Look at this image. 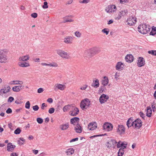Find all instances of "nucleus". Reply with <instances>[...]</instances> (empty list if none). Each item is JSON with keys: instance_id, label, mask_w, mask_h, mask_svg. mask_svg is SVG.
<instances>
[{"instance_id": "7c9ffc66", "label": "nucleus", "mask_w": 156, "mask_h": 156, "mask_svg": "<svg viewBox=\"0 0 156 156\" xmlns=\"http://www.w3.org/2000/svg\"><path fill=\"white\" fill-rule=\"evenodd\" d=\"M69 127V124L67 123L66 124H62L60 126V128L62 130H66Z\"/></svg>"}, {"instance_id": "c85d7f7f", "label": "nucleus", "mask_w": 156, "mask_h": 156, "mask_svg": "<svg viewBox=\"0 0 156 156\" xmlns=\"http://www.w3.org/2000/svg\"><path fill=\"white\" fill-rule=\"evenodd\" d=\"M23 83V81L19 80H13L9 83V84L11 85L22 84Z\"/></svg>"}, {"instance_id": "a878e982", "label": "nucleus", "mask_w": 156, "mask_h": 156, "mask_svg": "<svg viewBox=\"0 0 156 156\" xmlns=\"http://www.w3.org/2000/svg\"><path fill=\"white\" fill-rule=\"evenodd\" d=\"M109 82L108 78L106 76H105L103 77V79L101 81V84L104 86H107Z\"/></svg>"}, {"instance_id": "b1692460", "label": "nucleus", "mask_w": 156, "mask_h": 156, "mask_svg": "<svg viewBox=\"0 0 156 156\" xmlns=\"http://www.w3.org/2000/svg\"><path fill=\"white\" fill-rule=\"evenodd\" d=\"M126 125L128 128L132 126L133 127V121L132 117L129 119L126 122Z\"/></svg>"}, {"instance_id": "39448f33", "label": "nucleus", "mask_w": 156, "mask_h": 156, "mask_svg": "<svg viewBox=\"0 0 156 156\" xmlns=\"http://www.w3.org/2000/svg\"><path fill=\"white\" fill-rule=\"evenodd\" d=\"M57 53L62 58L69 59L70 58L69 54L61 49H58L56 51Z\"/></svg>"}, {"instance_id": "c756f323", "label": "nucleus", "mask_w": 156, "mask_h": 156, "mask_svg": "<svg viewBox=\"0 0 156 156\" xmlns=\"http://www.w3.org/2000/svg\"><path fill=\"white\" fill-rule=\"evenodd\" d=\"M152 114V110L150 106H147V108L146 115L148 117H150L151 116Z\"/></svg>"}, {"instance_id": "393cba45", "label": "nucleus", "mask_w": 156, "mask_h": 156, "mask_svg": "<svg viewBox=\"0 0 156 156\" xmlns=\"http://www.w3.org/2000/svg\"><path fill=\"white\" fill-rule=\"evenodd\" d=\"M22 85H19L15 86L12 87V90L15 92H19L22 89Z\"/></svg>"}, {"instance_id": "3c124183", "label": "nucleus", "mask_w": 156, "mask_h": 156, "mask_svg": "<svg viewBox=\"0 0 156 156\" xmlns=\"http://www.w3.org/2000/svg\"><path fill=\"white\" fill-rule=\"evenodd\" d=\"M30 107V103L29 101H27L25 104V107L26 108L29 109Z\"/></svg>"}, {"instance_id": "7ed1b4c3", "label": "nucleus", "mask_w": 156, "mask_h": 156, "mask_svg": "<svg viewBox=\"0 0 156 156\" xmlns=\"http://www.w3.org/2000/svg\"><path fill=\"white\" fill-rule=\"evenodd\" d=\"M100 48L98 47H94L87 50L85 52V54L88 56H91L100 52Z\"/></svg>"}, {"instance_id": "1a4fd4ad", "label": "nucleus", "mask_w": 156, "mask_h": 156, "mask_svg": "<svg viewBox=\"0 0 156 156\" xmlns=\"http://www.w3.org/2000/svg\"><path fill=\"white\" fill-rule=\"evenodd\" d=\"M142 122L141 120L137 119L133 121V127L137 129H139L142 126Z\"/></svg>"}, {"instance_id": "c9c22d12", "label": "nucleus", "mask_w": 156, "mask_h": 156, "mask_svg": "<svg viewBox=\"0 0 156 156\" xmlns=\"http://www.w3.org/2000/svg\"><path fill=\"white\" fill-rule=\"evenodd\" d=\"M25 140L23 138H20V140H18L17 143L19 144L22 145L23 144V142H25Z\"/></svg>"}, {"instance_id": "f704fd0d", "label": "nucleus", "mask_w": 156, "mask_h": 156, "mask_svg": "<svg viewBox=\"0 0 156 156\" xmlns=\"http://www.w3.org/2000/svg\"><path fill=\"white\" fill-rule=\"evenodd\" d=\"M127 10H122L119 12V14H120L122 16H124L126 15L127 14Z\"/></svg>"}, {"instance_id": "aec40b11", "label": "nucleus", "mask_w": 156, "mask_h": 156, "mask_svg": "<svg viewBox=\"0 0 156 156\" xmlns=\"http://www.w3.org/2000/svg\"><path fill=\"white\" fill-rule=\"evenodd\" d=\"M8 60L7 56L4 54L0 56V62L1 63H5L7 62Z\"/></svg>"}, {"instance_id": "4d7b16f0", "label": "nucleus", "mask_w": 156, "mask_h": 156, "mask_svg": "<svg viewBox=\"0 0 156 156\" xmlns=\"http://www.w3.org/2000/svg\"><path fill=\"white\" fill-rule=\"evenodd\" d=\"M31 16L32 17L35 18L37 17V14L36 13L34 12L31 14Z\"/></svg>"}, {"instance_id": "2f4dec72", "label": "nucleus", "mask_w": 156, "mask_h": 156, "mask_svg": "<svg viewBox=\"0 0 156 156\" xmlns=\"http://www.w3.org/2000/svg\"><path fill=\"white\" fill-rule=\"evenodd\" d=\"M127 144L126 143L124 144L123 142H122L121 141H119L117 144V147L119 148L120 147H123L125 146L126 147Z\"/></svg>"}, {"instance_id": "37998d69", "label": "nucleus", "mask_w": 156, "mask_h": 156, "mask_svg": "<svg viewBox=\"0 0 156 156\" xmlns=\"http://www.w3.org/2000/svg\"><path fill=\"white\" fill-rule=\"evenodd\" d=\"M156 105L154 103H152L151 104V108L153 112L156 110Z\"/></svg>"}, {"instance_id": "6e6552de", "label": "nucleus", "mask_w": 156, "mask_h": 156, "mask_svg": "<svg viewBox=\"0 0 156 156\" xmlns=\"http://www.w3.org/2000/svg\"><path fill=\"white\" fill-rule=\"evenodd\" d=\"M136 22V18L134 16H130L128 18L126 21L127 24L130 26L134 25Z\"/></svg>"}, {"instance_id": "680f3d73", "label": "nucleus", "mask_w": 156, "mask_h": 156, "mask_svg": "<svg viewBox=\"0 0 156 156\" xmlns=\"http://www.w3.org/2000/svg\"><path fill=\"white\" fill-rule=\"evenodd\" d=\"M120 2L122 4H124L125 3H127L128 2V0H119Z\"/></svg>"}, {"instance_id": "de8ad7c7", "label": "nucleus", "mask_w": 156, "mask_h": 156, "mask_svg": "<svg viewBox=\"0 0 156 156\" xmlns=\"http://www.w3.org/2000/svg\"><path fill=\"white\" fill-rule=\"evenodd\" d=\"M110 142L113 146H114L116 144L118 143L116 140L114 139H112Z\"/></svg>"}, {"instance_id": "052dcab7", "label": "nucleus", "mask_w": 156, "mask_h": 156, "mask_svg": "<svg viewBox=\"0 0 156 156\" xmlns=\"http://www.w3.org/2000/svg\"><path fill=\"white\" fill-rule=\"evenodd\" d=\"M47 107V105L45 104V103H43L41 105V109L42 110H44V107Z\"/></svg>"}, {"instance_id": "ddd939ff", "label": "nucleus", "mask_w": 156, "mask_h": 156, "mask_svg": "<svg viewBox=\"0 0 156 156\" xmlns=\"http://www.w3.org/2000/svg\"><path fill=\"white\" fill-rule=\"evenodd\" d=\"M117 132L120 135L124 134L125 132V128L124 126L122 125H118Z\"/></svg>"}, {"instance_id": "6e6d98bb", "label": "nucleus", "mask_w": 156, "mask_h": 156, "mask_svg": "<svg viewBox=\"0 0 156 156\" xmlns=\"http://www.w3.org/2000/svg\"><path fill=\"white\" fill-rule=\"evenodd\" d=\"M120 76V74L118 72H116L115 73V79L116 80H117L118 79V78Z\"/></svg>"}, {"instance_id": "4468645a", "label": "nucleus", "mask_w": 156, "mask_h": 156, "mask_svg": "<svg viewBox=\"0 0 156 156\" xmlns=\"http://www.w3.org/2000/svg\"><path fill=\"white\" fill-rule=\"evenodd\" d=\"M109 98V96L104 94H103L100 97L99 100L100 103L102 104L106 102Z\"/></svg>"}, {"instance_id": "6ab92c4d", "label": "nucleus", "mask_w": 156, "mask_h": 156, "mask_svg": "<svg viewBox=\"0 0 156 156\" xmlns=\"http://www.w3.org/2000/svg\"><path fill=\"white\" fill-rule=\"evenodd\" d=\"M125 59L126 62L131 63L133 61L134 57L132 55H127L125 57Z\"/></svg>"}, {"instance_id": "dca6fc26", "label": "nucleus", "mask_w": 156, "mask_h": 156, "mask_svg": "<svg viewBox=\"0 0 156 156\" xmlns=\"http://www.w3.org/2000/svg\"><path fill=\"white\" fill-rule=\"evenodd\" d=\"M97 127V124L96 122H91L89 124L88 126V129L89 130H93Z\"/></svg>"}, {"instance_id": "09e8293b", "label": "nucleus", "mask_w": 156, "mask_h": 156, "mask_svg": "<svg viewBox=\"0 0 156 156\" xmlns=\"http://www.w3.org/2000/svg\"><path fill=\"white\" fill-rule=\"evenodd\" d=\"M104 87V86H101L99 90V92L101 93L105 90Z\"/></svg>"}, {"instance_id": "bf43d9fd", "label": "nucleus", "mask_w": 156, "mask_h": 156, "mask_svg": "<svg viewBox=\"0 0 156 156\" xmlns=\"http://www.w3.org/2000/svg\"><path fill=\"white\" fill-rule=\"evenodd\" d=\"M14 100V98L13 97H10L8 100V102H12Z\"/></svg>"}, {"instance_id": "338daca9", "label": "nucleus", "mask_w": 156, "mask_h": 156, "mask_svg": "<svg viewBox=\"0 0 156 156\" xmlns=\"http://www.w3.org/2000/svg\"><path fill=\"white\" fill-rule=\"evenodd\" d=\"M43 90L42 88H40L37 90V92L38 93H40L43 92Z\"/></svg>"}, {"instance_id": "8fccbe9b", "label": "nucleus", "mask_w": 156, "mask_h": 156, "mask_svg": "<svg viewBox=\"0 0 156 156\" xmlns=\"http://www.w3.org/2000/svg\"><path fill=\"white\" fill-rule=\"evenodd\" d=\"M73 20L72 19L68 20L67 19V18H65L64 19L63 22H73Z\"/></svg>"}, {"instance_id": "49530a36", "label": "nucleus", "mask_w": 156, "mask_h": 156, "mask_svg": "<svg viewBox=\"0 0 156 156\" xmlns=\"http://www.w3.org/2000/svg\"><path fill=\"white\" fill-rule=\"evenodd\" d=\"M126 148V146H125L124 147H122L120 148L119 149V150L118 152H120V153L122 152V153H123V154H124V149Z\"/></svg>"}, {"instance_id": "473e14b6", "label": "nucleus", "mask_w": 156, "mask_h": 156, "mask_svg": "<svg viewBox=\"0 0 156 156\" xmlns=\"http://www.w3.org/2000/svg\"><path fill=\"white\" fill-rule=\"evenodd\" d=\"M74 150L72 148L68 149L66 151V153L68 155L73 154L74 153Z\"/></svg>"}, {"instance_id": "bb28decb", "label": "nucleus", "mask_w": 156, "mask_h": 156, "mask_svg": "<svg viewBox=\"0 0 156 156\" xmlns=\"http://www.w3.org/2000/svg\"><path fill=\"white\" fill-rule=\"evenodd\" d=\"M82 128L81 126L79 124H76L75 127V130L76 132L78 133H80L82 132Z\"/></svg>"}, {"instance_id": "58836bf2", "label": "nucleus", "mask_w": 156, "mask_h": 156, "mask_svg": "<svg viewBox=\"0 0 156 156\" xmlns=\"http://www.w3.org/2000/svg\"><path fill=\"white\" fill-rule=\"evenodd\" d=\"M102 32L105 33L106 35H108L109 32V30L108 28H104L102 30Z\"/></svg>"}, {"instance_id": "79ce46f5", "label": "nucleus", "mask_w": 156, "mask_h": 156, "mask_svg": "<svg viewBox=\"0 0 156 156\" xmlns=\"http://www.w3.org/2000/svg\"><path fill=\"white\" fill-rule=\"evenodd\" d=\"M106 146H107V147L108 148H109V149H110L112 147V144H111V143L110 142V141L109 142H107V144H106Z\"/></svg>"}, {"instance_id": "13d9d810", "label": "nucleus", "mask_w": 156, "mask_h": 156, "mask_svg": "<svg viewBox=\"0 0 156 156\" xmlns=\"http://www.w3.org/2000/svg\"><path fill=\"white\" fill-rule=\"evenodd\" d=\"M39 108V107L37 105H36L33 107V109L35 111H37Z\"/></svg>"}, {"instance_id": "cd10ccee", "label": "nucleus", "mask_w": 156, "mask_h": 156, "mask_svg": "<svg viewBox=\"0 0 156 156\" xmlns=\"http://www.w3.org/2000/svg\"><path fill=\"white\" fill-rule=\"evenodd\" d=\"M99 85V80L98 79H96L95 80H94L93 81V83L91 85L92 87L95 88L98 87Z\"/></svg>"}, {"instance_id": "9b49d317", "label": "nucleus", "mask_w": 156, "mask_h": 156, "mask_svg": "<svg viewBox=\"0 0 156 156\" xmlns=\"http://www.w3.org/2000/svg\"><path fill=\"white\" fill-rule=\"evenodd\" d=\"M104 130L107 131H111L113 129L112 125L108 122H105L103 125Z\"/></svg>"}, {"instance_id": "4be33fe9", "label": "nucleus", "mask_w": 156, "mask_h": 156, "mask_svg": "<svg viewBox=\"0 0 156 156\" xmlns=\"http://www.w3.org/2000/svg\"><path fill=\"white\" fill-rule=\"evenodd\" d=\"M16 147V146L13 145L11 143H9L7 145V150L8 151H13L15 148Z\"/></svg>"}, {"instance_id": "e433bc0d", "label": "nucleus", "mask_w": 156, "mask_h": 156, "mask_svg": "<svg viewBox=\"0 0 156 156\" xmlns=\"http://www.w3.org/2000/svg\"><path fill=\"white\" fill-rule=\"evenodd\" d=\"M148 52L149 54L154 56H156V50H151L148 51Z\"/></svg>"}, {"instance_id": "f257e3e1", "label": "nucleus", "mask_w": 156, "mask_h": 156, "mask_svg": "<svg viewBox=\"0 0 156 156\" xmlns=\"http://www.w3.org/2000/svg\"><path fill=\"white\" fill-rule=\"evenodd\" d=\"M30 57L28 55L22 56L19 58V61L18 64L19 66L22 67H27L30 66L28 62H26L29 60Z\"/></svg>"}, {"instance_id": "423d86ee", "label": "nucleus", "mask_w": 156, "mask_h": 156, "mask_svg": "<svg viewBox=\"0 0 156 156\" xmlns=\"http://www.w3.org/2000/svg\"><path fill=\"white\" fill-rule=\"evenodd\" d=\"M10 89L11 87L9 85H5L3 86V88L0 90V95L3 96L5 94L9 92Z\"/></svg>"}, {"instance_id": "2eb2a0df", "label": "nucleus", "mask_w": 156, "mask_h": 156, "mask_svg": "<svg viewBox=\"0 0 156 156\" xmlns=\"http://www.w3.org/2000/svg\"><path fill=\"white\" fill-rule=\"evenodd\" d=\"M79 112V110L77 107H73L72 110L69 112L70 115L73 116L76 115Z\"/></svg>"}, {"instance_id": "c03bdc74", "label": "nucleus", "mask_w": 156, "mask_h": 156, "mask_svg": "<svg viewBox=\"0 0 156 156\" xmlns=\"http://www.w3.org/2000/svg\"><path fill=\"white\" fill-rule=\"evenodd\" d=\"M42 8L44 9H46L48 7V2H44V5L42 6Z\"/></svg>"}, {"instance_id": "72a5a7b5", "label": "nucleus", "mask_w": 156, "mask_h": 156, "mask_svg": "<svg viewBox=\"0 0 156 156\" xmlns=\"http://www.w3.org/2000/svg\"><path fill=\"white\" fill-rule=\"evenodd\" d=\"M150 35H154L156 34V27L153 26L152 27V29L151 32L150 33Z\"/></svg>"}, {"instance_id": "f8f14e48", "label": "nucleus", "mask_w": 156, "mask_h": 156, "mask_svg": "<svg viewBox=\"0 0 156 156\" xmlns=\"http://www.w3.org/2000/svg\"><path fill=\"white\" fill-rule=\"evenodd\" d=\"M145 64V61L144 58L142 57H139L137 62V66L138 67L144 66Z\"/></svg>"}, {"instance_id": "0eeeda50", "label": "nucleus", "mask_w": 156, "mask_h": 156, "mask_svg": "<svg viewBox=\"0 0 156 156\" xmlns=\"http://www.w3.org/2000/svg\"><path fill=\"white\" fill-rule=\"evenodd\" d=\"M116 7L115 5H111L107 6L105 9V11L107 13H113L116 10Z\"/></svg>"}, {"instance_id": "5701e85b", "label": "nucleus", "mask_w": 156, "mask_h": 156, "mask_svg": "<svg viewBox=\"0 0 156 156\" xmlns=\"http://www.w3.org/2000/svg\"><path fill=\"white\" fill-rule=\"evenodd\" d=\"M41 64L43 66H50L53 67H57L58 66V64L55 62H52V63H50L47 64L46 63H42Z\"/></svg>"}, {"instance_id": "20e7f679", "label": "nucleus", "mask_w": 156, "mask_h": 156, "mask_svg": "<svg viewBox=\"0 0 156 156\" xmlns=\"http://www.w3.org/2000/svg\"><path fill=\"white\" fill-rule=\"evenodd\" d=\"M90 103L91 101L88 98H85L81 101L80 107L83 110H85L89 108Z\"/></svg>"}, {"instance_id": "ea45409f", "label": "nucleus", "mask_w": 156, "mask_h": 156, "mask_svg": "<svg viewBox=\"0 0 156 156\" xmlns=\"http://www.w3.org/2000/svg\"><path fill=\"white\" fill-rule=\"evenodd\" d=\"M21 132V130L20 128H17L14 131V133L16 134H19Z\"/></svg>"}, {"instance_id": "f03ea898", "label": "nucleus", "mask_w": 156, "mask_h": 156, "mask_svg": "<svg viewBox=\"0 0 156 156\" xmlns=\"http://www.w3.org/2000/svg\"><path fill=\"white\" fill-rule=\"evenodd\" d=\"M151 29V27L146 24H141L138 27L139 32L143 34H146L149 32Z\"/></svg>"}, {"instance_id": "f3484780", "label": "nucleus", "mask_w": 156, "mask_h": 156, "mask_svg": "<svg viewBox=\"0 0 156 156\" xmlns=\"http://www.w3.org/2000/svg\"><path fill=\"white\" fill-rule=\"evenodd\" d=\"M73 37L71 36H68L64 39V42L67 44H72L73 42Z\"/></svg>"}, {"instance_id": "e2e57ef3", "label": "nucleus", "mask_w": 156, "mask_h": 156, "mask_svg": "<svg viewBox=\"0 0 156 156\" xmlns=\"http://www.w3.org/2000/svg\"><path fill=\"white\" fill-rule=\"evenodd\" d=\"M12 111L11 108H9L6 111V112L7 114H10L12 113Z\"/></svg>"}, {"instance_id": "9d476101", "label": "nucleus", "mask_w": 156, "mask_h": 156, "mask_svg": "<svg viewBox=\"0 0 156 156\" xmlns=\"http://www.w3.org/2000/svg\"><path fill=\"white\" fill-rule=\"evenodd\" d=\"M66 88L65 85H63L60 83H56L54 86L53 89L55 91H57L58 90H64Z\"/></svg>"}, {"instance_id": "864d4df0", "label": "nucleus", "mask_w": 156, "mask_h": 156, "mask_svg": "<svg viewBox=\"0 0 156 156\" xmlns=\"http://www.w3.org/2000/svg\"><path fill=\"white\" fill-rule=\"evenodd\" d=\"M90 0H83L82 1H80L79 2L80 3L87 4L90 2Z\"/></svg>"}, {"instance_id": "603ef678", "label": "nucleus", "mask_w": 156, "mask_h": 156, "mask_svg": "<svg viewBox=\"0 0 156 156\" xmlns=\"http://www.w3.org/2000/svg\"><path fill=\"white\" fill-rule=\"evenodd\" d=\"M37 122L39 124L42 123L43 122V119L40 118H37Z\"/></svg>"}, {"instance_id": "a211bd4d", "label": "nucleus", "mask_w": 156, "mask_h": 156, "mask_svg": "<svg viewBox=\"0 0 156 156\" xmlns=\"http://www.w3.org/2000/svg\"><path fill=\"white\" fill-rule=\"evenodd\" d=\"M124 65L121 62H118L115 66V69L116 70L121 71L123 69Z\"/></svg>"}, {"instance_id": "5fc2aeb1", "label": "nucleus", "mask_w": 156, "mask_h": 156, "mask_svg": "<svg viewBox=\"0 0 156 156\" xmlns=\"http://www.w3.org/2000/svg\"><path fill=\"white\" fill-rule=\"evenodd\" d=\"M55 111V109L53 108H51L49 109L48 110V112L50 114H52Z\"/></svg>"}, {"instance_id": "774afa93", "label": "nucleus", "mask_w": 156, "mask_h": 156, "mask_svg": "<svg viewBox=\"0 0 156 156\" xmlns=\"http://www.w3.org/2000/svg\"><path fill=\"white\" fill-rule=\"evenodd\" d=\"M78 140V138L76 137L75 138H74V139H72L70 141V142L71 143V142H74V141H77Z\"/></svg>"}, {"instance_id": "a19ab883", "label": "nucleus", "mask_w": 156, "mask_h": 156, "mask_svg": "<svg viewBox=\"0 0 156 156\" xmlns=\"http://www.w3.org/2000/svg\"><path fill=\"white\" fill-rule=\"evenodd\" d=\"M75 35L78 37H80L81 35V34L79 31H76L75 33Z\"/></svg>"}, {"instance_id": "4c0bfd02", "label": "nucleus", "mask_w": 156, "mask_h": 156, "mask_svg": "<svg viewBox=\"0 0 156 156\" xmlns=\"http://www.w3.org/2000/svg\"><path fill=\"white\" fill-rule=\"evenodd\" d=\"M70 107V105H66L64 107L63 109V111L64 112L67 111L69 109Z\"/></svg>"}, {"instance_id": "412c9836", "label": "nucleus", "mask_w": 156, "mask_h": 156, "mask_svg": "<svg viewBox=\"0 0 156 156\" xmlns=\"http://www.w3.org/2000/svg\"><path fill=\"white\" fill-rule=\"evenodd\" d=\"M80 119L78 117H74L70 119V123L74 125H76L78 124Z\"/></svg>"}, {"instance_id": "0e129e2a", "label": "nucleus", "mask_w": 156, "mask_h": 156, "mask_svg": "<svg viewBox=\"0 0 156 156\" xmlns=\"http://www.w3.org/2000/svg\"><path fill=\"white\" fill-rule=\"evenodd\" d=\"M87 87V85H84L83 86H81L80 88V89L81 90H85Z\"/></svg>"}, {"instance_id": "69168bd1", "label": "nucleus", "mask_w": 156, "mask_h": 156, "mask_svg": "<svg viewBox=\"0 0 156 156\" xmlns=\"http://www.w3.org/2000/svg\"><path fill=\"white\" fill-rule=\"evenodd\" d=\"M8 126L9 127L11 130L13 129V127L12 123H10L8 124Z\"/></svg>"}, {"instance_id": "a18cd8bd", "label": "nucleus", "mask_w": 156, "mask_h": 156, "mask_svg": "<svg viewBox=\"0 0 156 156\" xmlns=\"http://www.w3.org/2000/svg\"><path fill=\"white\" fill-rule=\"evenodd\" d=\"M139 114L140 116L142 118V119L144 120L145 119V115L142 112H140Z\"/></svg>"}]
</instances>
